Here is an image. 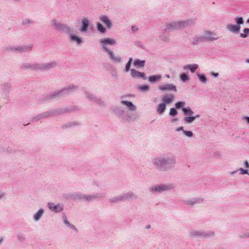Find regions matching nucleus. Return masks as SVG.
<instances>
[{"label":"nucleus","mask_w":249,"mask_h":249,"mask_svg":"<svg viewBox=\"0 0 249 249\" xmlns=\"http://www.w3.org/2000/svg\"><path fill=\"white\" fill-rule=\"evenodd\" d=\"M186 24L185 21L174 22L168 24L167 27L169 29H178L184 27Z\"/></svg>","instance_id":"nucleus-1"},{"label":"nucleus","mask_w":249,"mask_h":249,"mask_svg":"<svg viewBox=\"0 0 249 249\" xmlns=\"http://www.w3.org/2000/svg\"><path fill=\"white\" fill-rule=\"evenodd\" d=\"M159 89L165 91V90H174L176 91L177 90L176 87L172 84H166L163 86H160Z\"/></svg>","instance_id":"nucleus-2"},{"label":"nucleus","mask_w":249,"mask_h":249,"mask_svg":"<svg viewBox=\"0 0 249 249\" xmlns=\"http://www.w3.org/2000/svg\"><path fill=\"white\" fill-rule=\"evenodd\" d=\"M154 163L159 166H162L164 165H166L170 164L168 160L167 161L166 160L163 158H158L155 159Z\"/></svg>","instance_id":"nucleus-3"},{"label":"nucleus","mask_w":249,"mask_h":249,"mask_svg":"<svg viewBox=\"0 0 249 249\" xmlns=\"http://www.w3.org/2000/svg\"><path fill=\"white\" fill-rule=\"evenodd\" d=\"M215 35H214L213 33H211L209 31H206L203 38L204 40H213L214 39H216L217 38L214 37Z\"/></svg>","instance_id":"nucleus-4"},{"label":"nucleus","mask_w":249,"mask_h":249,"mask_svg":"<svg viewBox=\"0 0 249 249\" xmlns=\"http://www.w3.org/2000/svg\"><path fill=\"white\" fill-rule=\"evenodd\" d=\"M227 29L231 32L237 33L240 29V26L230 24L227 25Z\"/></svg>","instance_id":"nucleus-5"},{"label":"nucleus","mask_w":249,"mask_h":249,"mask_svg":"<svg viewBox=\"0 0 249 249\" xmlns=\"http://www.w3.org/2000/svg\"><path fill=\"white\" fill-rule=\"evenodd\" d=\"M173 99H174V95L172 94L165 95V96H163L162 98V101L163 102V103L165 104V105L166 104H169L172 102Z\"/></svg>","instance_id":"nucleus-6"},{"label":"nucleus","mask_w":249,"mask_h":249,"mask_svg":"<svg viewBox=\"0 0 249 249\" xmlns=\"http://www.w3.org/2000/svg\"><path fill=\"white\" fill-rule=\"evenodd\" d=\"M131 74L133 77H142L143 79L146 78L144 77V74L143 73L137 71L134 69L131 70Z\"/></svg>","instance_id":"nucleus-7"},{"label":"nucleus","mask_w":249,"mask_h":249,"mask_svg":"<svg viewBox=\"0 0 249 249\" xmlns=\"http://www.w3.org/2000/svg\"><path fill=\"white\" fill-rule=\"evenodd\" d=\"M100 20L104 23L108 28L111 26V22L108 18L107 16H102L100 17Z\"/></svg>","instance_id":"nucleus-8"},{"label":"nucleus","mask_w":249,"mask_h":249,"mask_svg":"<svg viewBox=\"0 0 249 249\" xmlns=\"http://www.w3.org/2000/svg\"><path fill=\"white\" fill-rule=\"evenodd\" d=\"M105 50L108 52V54L110 55V58L114 60L115 62H120V58L117 56H115L113 53L110 51H109L108 49H107V48L104 47Z\"/></svg>","instance_id":"nucleus-9"},{"label":"nucleus","mask_w":249,"mask_h":249,"mask_svg":"<svg viewBox=\"0 0 249 249\" xmlns=\"http://www.w3.org/2000/svg\"><path fill=\"white\" fill-rule=\"evenodd\" d=\"M82 28L81 29V31L82 32H85L87 30V29L89 25V21L87 18H84L82 21Z\"/></svg>","instance_id":"nucleus-10"},{"label":"nucleus","mask_w":249,"mask_h":249,"mask_svg":"<svg viewBox=\"0 0 249 249\" xmlns=\"http://www.w3.org/2000/svg\"><path fill=\"white\" fill-rule=\"evenodd\" d=\"M166 109V105L165 104L161 103L160 104L158 107L157 112L160 114H161Z\"/></svg>","instance_id":"nucleus-11"},{"label":"nucleus","mask_w":249,"mask_h":249,"mask_svg":"<svg viewBox=\"0 0 249 249\" xmlns=\"http://www.w3.org/2000/svg\"><path fill=\"white\" fill-rule=\"evenodd\" d=\"M100 42L103 44H106L108 43V44H109L112 45L114 44H115V41L113 39L107 38V39H104L101 40Z\"/></svg>","instance_id":"nucleus-12"},{"label":"nucleus","mask_w":249,"mask_h":249,"mask_svg":"<svg viewBox=\"0 0 249 249\" xmlns=\"http://www.w3.org/2000/svg\"><path fill=\"white\" fill-rule=\"evenodd\" d=\"M198 68V65L196 64L194 65H188L185 66H184V69H189L192 72H194Z\"/></svg>","instance_id":"nucleus-13"},{"label":"nucleus","mask_w":249,"mask_h":249,"mask_svg":"<svg viewBox=\"0 0 249 249\" xmlns=\"http://www.w3.org/2000/svg\"><path fill=\"white\" fill-rule=\"evenodd\" d=\"M199 115H197L196 116H190V117H186L184 118V121L189 123H191L193 122L196 118L199 117Z\"/></svg>","instance_id":"nucleus-14"},{"label":"nucleus","mask_w":249,"mask_h":249,"mask_svg":"<svg viewBox=\"0 0 249 249\" xmlns=\"http://www.w3.org/2000/svg\"><path fill=\"white\" fill-rule=\"evenodd\" d=\"M122 103L127 106L131 110H133L135 109V107L131 102L123 101Z\"/></svg>","instance_id":"nucleus-15"},{"label":"nucleus","mask_w":249,"mask_h":249,"mask_svg":"<svg viewBox=\"0 0 249 249\" xmlns=\"http://www.w3.org/2000/svg\"><path fill=\"white\" fill-rule=\"evenodd\" d=\"M182 110L183 111L185 115H188L191 116L193 114V112L190 109V107L182 108Z\"/></svg>","instance_id":"nucleus-16"},{"label":"nucleus","mask_w":249,"mask_h":249,"mask_svg":"<svg viewBox=\"0 0 249 249\" xmlns=\"http://www.w3.org/2000/svg\"><path fill=\"white\" fill-rule=\"evenodd\" d=\"M71 41L76 42L78 44H80L81 42V39L80 38L75 35H71Z\"/></svg>","instance_id":"nucleus-17"},{"label":"nucleus","mask_w":249,"mask_h":249,"mask_svg":"<svg viewBox=\"0 0 249 249\" xmlns=\"http://www.w3.org/2000/svg\"><path fill=\"white\" fill-rule=\"evenodd\" d=\"M43 213V210L40 209L37 213L34 215V218L36 220H38L42 216Z\"/></svg>","instance_id":"nucleus-18"},{"label":"nucleus","mask_w":249,"mask_h":249,"mask_svg":"<svg viewBox=\"0 0 249 249\" xmlns=\"http://www.w3.org/2000/svg\"><path fill=\"white\" fill-rule=\"evenodd\" d=\"M160 78H161V76H160V75H153V76H150L149 77V80L151 82H153L157 80H160Z\"/></svg>","instance_id":"nucleus-19"},{"label":"nucleus","mask_w":249,"mask_h":249,"mask_svg":"<svg viewBox=\"0 0 249 249\" xmlns=\"http://www.w3.org/2000/svg\"><path fill=\"white\" fill-rule=\"evenodd\" d=\"M144 61H141L139 59L135 60L134 62V64L135 66H138L139 67H142L144 65Z\"/></svg>","instance_id":"nucleus-20"},{"label":"nucleus","mask_w":249,"mask_h":249,"mask_svg":"<svg viewBox=\"0 0 249 249\" xmlns=\"http://www.w3.org/2000/svg\"><path fill=\"white\" fill-rule=\"evenodd\" d=\"M167 189V187L164 186H157L155 187V191H159L160 192H161L162 191H164Z\"/></svg>","instance_id":"nucleus-21"},{"label":"nucleus","mask_w":249,"mask_h":249,"mask_svg":"<svg viewBox=\"0 0 249 249\" xmlns=\"http://www.w3.org/2000/svg\"><path fill=\"white\" fill-rule=\"evenodd\" d=\"M62 210V208L61 207V206H60L59 205H55V206L53 207V211H54L55 212H58L61 211Z\"/></svg>","instance_id":"nucleus-22"},{"label":"nucleus","mask_w":249,"mask_h":249,"mask_svg":"<svg viewBox=\"0 0 249 249\" xmlns=\"http://www.w3.org/2000/svg\"><path fill=\"white\" fill-rule=\"evenodd\" d=\"M97 28H98V30L101 33H104L106 31L105 30V28L103 26V25L98 23L97 24Z\"/></svg>","instance_id":"nucleus-23"},{"label":"nucleus","mask_w":249,"mask_h":249,"mask_svg":"<svg viewBox=\"0 0 249 249\" xmlns=\"http://www.w3.org/2000/svg\"><path fill=\"white\" fill-rule=\"evenodd\" d=\"M185 104V103L184 102H178L175 104V106L177 108H179L181 107L184 106Z\"/></svg>","instance_id":"nucleus-24"},{"label":"nucleus","mask_w":249,"mask_h":249,"mask_svg":"<svg viewBox=\"0 0 249 249\" xmlns=\"http://www.w3.org/2000/svg\"><path fill=\"white\" fill-rule=\"evenodd\" d=\"M244 32L245 33V34H240V36L242 37H243V38H245L247 36L246 34H249V28H245L244 29Z\"/></svg>","instance_id":"nucleus-25"},{"label":"nucleus","mask_w":249,"mask_h":249,"mask_svg":"<svg viewBox=\"0 0 249 249\" xmlns=\"http://www.w3.org/2000/svg\"><path fill=\"white\" fill-rule=\"evenodd\" d=\"M55 65L56 63L55 62H52L50 64H48L47 65L43 66L42 69L49 68L55 66Z\"/></svg>","instance_id":"nucleus-26"},{"label":"nucleus","mask_w":249,"mask_h":249,"mask_svg":"<svg viewBox=\"0 0 249 249\" xmlns=\"http://www.w3.org/2000/svg\"><path fill=\"white\" fill-rule=\"evenodd\" d=\"M180 78L183 81H187L189 79V76L185 73H183L180 75Z\"/></svg>","instance_id":"nucleus-27"},{"label":"nucleus","mask_w":249,"mask_h":249,"mask_svg":"<svg viewBox=\"0 0 249 249\" xmlns=\"http://www.w3.org/2000/svg\"><path fill=\"white\" fill-rule=\"evenodd\" d=\"M132 61V58H129L128 62L126 64V66H125V70H126V71H128V70H129Z\"/></svg>","instance_id":"nucleus-28"},{"label":"nucleus","mask_w":249,"mask_h":249,"mask_svg":"<svg viewBox=\"0 0 249 249\" xmlns=\"http://www.w3.org/2000/svg\"><path fill=\"white\" fill-rule=\"evenodd\" d=\"M178 112L174 108H171L170 111V115L171 116H175L177 114Z\"/></svg>","instance_id":"nucleus-29"},{"label":"nucleus","mask_w":249,"mask_h":249,"mask_svg":"<svg viewBox=\"0 0 249 249\" xmlns=\"http://www.w3.org/2000/svg\"><path fill=\"white\" fill-rule=\"evenodd\" d=\"M236 21L237 23V25H240V24H242L243 23V18L241 17L240 18H236Z\"/></svg>","instance_id":"nucleus-30"},{"label":"nucleus","mask_w":249,"mask_h":249,"mask_svg":"<svg viewBox=\"0 0 249 249\" xmlns=\"http://www.w3.org/2000/svg\"><path fill=\"white\" fill-rule=\"evenodd\" d=\"M198 76H199V80L201 82H202L203 83L206 82V77L204 75H202L199 74Z\"/></svg>","instance_id":"nucleus-31"},{"label":"nucleus","mask_w":249,"mask_h":249,"mask_svg":"<svg viewBox=\"0 0 249 249\" xmlns=\"http://www.w3.org/2000/svg\"><path fill=\"white\" fill-rule=\"evenodd\" d=\"M184 133L188 137H192L193 136V133L190 131H184Z\"/></svg>","instance_id":"nucleus-32"},{"label":"nucleus","mask_w":249,"mask_h":249,"mask_svg":"<svg viewBox=\"0 0 249 249\" xmlns=\"http://www.w3.org/2000/svg\"><path fill=\"white\" fill-rule=\"evenodd\" d=\"M139 89L141 90H147L148 89V86L147 85H145V86H141L139 87Z\"/></svg>","instance_id":"nucleus-33"},{"label":"nucleus","mask_w":249,"mask_h":249,"mask_svg":"<svg viewBox=\"0 0 249 249\" xmlns=\"http://www.w3.org/2000/svg\"><path fill=\"white\" fill-rule=\"evenodd\" d=\"M48 206L50 209L53 211V207L55 206V205L53 203H49Z\"/></svg>","instance_id":"nucleus-34"},{"label":"nucleus","mask_w":249,"mask_h":249,"mask_svg":"<svg viewBox=\"0 0 249 249\" xmlns=\"http://www.w3.org/2000/svg\"><path fill=\"white\" fill-rule=\"evenodd\" d=\"M240 170L242 172V173L243 174H248V170L243 169V168H240Z\"/></svg>","instance_id":"nucleus-35"},{"label":"nucleus","mask_w":249,"mask_h":249,"mask_svg":"<svg viewBox=\"0 0 249 249\" xmlns=\"http://www.w3.org/2000/svg\"><path fill=\"white\" fill-rule=\"evenodd\" d=\"M54 25V27L57 29H62L61 26H60L59 24L57 25L56 23H55Z\"/></svg>","instance_id":"nucleus-36"},{"label":"nucleus","mask_w":249,"mask_h":249,"mask_svg":"<svg viewBox=\"0 0 249 249\" xmlns=\"http://www.w3.org/2000/svg\"><path fill=\"white\" fill-rule=\"evenodd\" d=\"M243 119H244V120L247 121L248 124H249V117H244Z\"/></svg>","instance_id":"nucleus-37"},{"label":"nucleus","mask_w":249,"mask_h":249,"mask_svg":"<svg viewBox=\"0 0 249 249\" xmlns=\"http://www.w3.org/2000/svg\"><path fill=\"white\" fill-rule=\"evenodd\" d=\"M244 165L246 168H249V164L247 161L244 162Z\"/></svg>","instance_id":"nucleus-38"},{"label":"nucleus","mask_w":249,"mask_h":249,"mask_svg":"<svg viewBox=\"0 0 249 249\" xmlns=\"http://www.w3.org/2000/svg\"><path fill=\"white\" fill-rule=\"evenodd\" d=\"M64 221H65V223L68 225H70L69 222H68V221L67 220V219H65L64 220Z\"/></svg>","instance_id":"nucleus-39"},{"label":"nucleus","mask_w":249,"mask_h":249,"mask_svg":"<svg viewBox=\"0 0 249 249\" xmlns=\"http://www.w3.org/2000/svg\"><path fill=\"white\" fill-rule=\"evenodd\" d=\"M29 20H25L24 23L25 24H27V23H29Z\"/></svg>","instance_id":"nucleus-40"},{"label":"nucleus","mask_w":249,"mask_h":249,"mask_svg":"<svg viewBox=\"0 0 249 249\" xmlns=\"http://www.w3.org/2000/svg\"><path fill=\"white\" fill-rule=\"evenodd\" d=\"M132 29L133 31L137 30V29H135L134 27H132Z\"/></svg>","instance_id":"nucleus-41"},{"label":"nucleus","mask_w":249,"mask_h":249,"mask_svg":"<svg viewBox=\"0 0 249 249\" xmlns=\"http://www.w3.org/2000/svg\"><path fill=\"white\" fill-rule=\"evenodd\" d=\"M213 74L215 76H217L218 75V73H213Z\"/></svg>","instance_id":"nucleus-42"},{"label":"nucleus","mask_w":249,"mask_h":249,"mask_svg":"<svg viewBox=\"0 0 249 249\" xmlns=\"http://www.w3.org/2000/svg\"><path fill=\"white\" fill-rule=\"evenodd\" d=\"M193 204V203H192V202H189V204Z\"/></svg>","instance_id":"nucleus-43"},{"label":"nucleus","mask_w":249,"mask_h":249,"mask_svg":"<svg viewBox=\"0 0 249 249\" xmlns=\"http://www.w3.org/2000/svg\"><path fill=\"white\" fill-rule=\"evenodd\" d=\"M166 76H167V77L169 78V75H167Z\"/></svg>","instance_id":"nucleus-44"},{"label":"nucleus","mask_w":249,"mask_h":249,"mask_svg":"<svg viewBox=\"0 0 249 249\" xmlns=\"http://www.w3.org/2000/svg\"><path fill=\"white\" fill-rule=\"evenodd\" d=\"M247 22L249 23V19L248 20Z\"/></svg>","instance_id":"nucleus-45"},{"label":"nucleus","mask_w":249,"mask_h":249,"mask_svg":"<svg viewBox=\"0 0 249 249\" xmlns=\"http://www.w3.org/2000/svg\"><path fill=\"white\" fill-rule=\"evenodd\" d=\"M174 121H177V119H175V120H174Z\"/></svg>","instance_id":"nucleus-46"}]
</instances>
